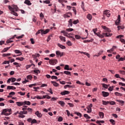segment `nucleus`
<instances>
[{"instance_id":"1","label":"nucleus","mask_w":125,"mask_h":125,"mask_svg":"<svg viewBox=\"0 0 125 125\" xmlns=\"http://www.w3.org/2000/svg\"><path fill=\"white\" fill-rule=\"evenodd\" d=\"M8 9L11 11V14L15 16H18V14L15 12L18 11V7L17 5H13L12 7L10 5L8 6Z\"/></svg>"},{"instance_id":"2","label":"nucleus","mask_w":125,"mask_h":125,"mask_svg":"<svg viewBox=\"0 0 125 125\" xmlns=\"http://www.w3.org/2000/svg\"><path fill=\"white\" fill-rule=\"evenodd\" d=\"M111 14L110 13V11L109 10H105L104 12L103 13V16L105 17V16H106L107 17H109L110 16Z\"/></svg>"},{"instance_id":"3","label":"nucleus","mask_w":125,"mask_h":125,"mask_svg":"<svg viewBox=\"0 0 125 125\" xmlns=\"http://www.w3.org/2000/svg\"><path fill=\"white\" fill-rule=\"evenodd\" d=\"M124 35H119V36H117L116 38L117 39H120V42H123L125 44V39H122V38H124Z\"/></svg>"},{"instance_id":"4","label":"nucleus","mask_w":125,"mask_h":125,"mask_svg":"<svg viewBox=\"0 0 125 125\" xmlns=\"http://www.w3.org/2000/svg\"><path fill=\"white\" fill-rule=\"evenodd\" d=\"M49 64L50 65H56L57 64V60L56 59H53V60H50L49 61Z\"/></svg>"},{"instance_id":"5","label":"nucleus","mask_w":125,"mask_h":125,"mask_svg":"<svg viewBox=\"0 0 125 125\" xmlns=\"http://www.w3.org/2000/svg\"><path fill=\"white\" fill-rule=\"evenodd\" d=\"M16 81V78H9L7 81V83H10V82H11L12 83H14V82H15Z\"/></svg>"},{"instance_id":"6","label":"nucleus","mask_w":125,"mask_h":125,"mask_svg":"<svg viewBox=\"0 0 125 125\" xmlns=\"http://www.w3.org/2000/svg\"><path fill=\"white\" fill-rule=\"evenodd\" d=\"M48 32H49V29H46L45 30L42 29V36L43 35H46Z\"/></svg>"},{"instance_id":"7","label":"nucleus","mask_w":125,"mask_h":125,"mask_svg":"<svg viewBox=\"0 0 125 125\" xmlns=\"http://www.w3.org/2000/svg\"><path fill=\"white\" fill-rule=\"evenodd\" d=\"M102 95L104 96V97H107V96H109L110 94L109 92H105V91H102Z\"/></svg>"},{"instance_id":"8","label":"nucleus","mask_w":125,"mask_h":125,"mask_svg":"<svg viewBox=\"0 0 125 125\" xmlns=\"http://www.w3.org/2000/svg\"><path fill=\"white\" fill-rule=\"evenodd\" d=\"M121 21V16L118 15V19L116 20V21L115 22L116 25H118L120 24V22Z\"/></svg>"},{"instance_id":"9","label":"nucleus","mask_w":125,"mask_h":125,"mask_svg":"<svg viewBox=\"0 0 125 125\" xmlns=\"http://www.w3.org/2000/svg\"><path fill=\"white\" fill-rule=\"evenodd\" d=\"M61 95H66V94H70V91L64 90L61 92Z\"/></svg>"},{"instance_id":"10","label":"nucleus","mask_w":125,"mask_h":125,"mask_svg":"<svg viewBox=\"0 0 125 125\" xmlns=\"http://www.w3.org/2000/svg\"><path fill=\"white\" fill-rule=\"evenodd\" d=\"M24 3L27 5H32V2L29 0H25Z\"/></svg>"},{"instance_id":"11","label":"nucleus","mask_w":125,"mask_h":125,"mask_svg":"<svg viewBox=\"0 0 125 125\" xmlns=\"http://www.w3.org/2000/svg\"><path fill=\"white\" fill-rule=\"evenodd\" d=\"M35 114L38 117V118H42V114L41 113H40L38 111H36Z\"/></svg>"},{"instance_id":"12","label":"nucleus","mask_w":125,"mask_h":125,"mask_svg":"<svg viewBox=\"0 0 125 125\" xmlns=\"http://www.w3.org/2000/svg\"><path fill=\"white\" fill-rule=\"evenodd\" d=\"M6 112H9V113H10V112H11V109H3V111H2V114H4V113H6Z\"/></svg>"},{"instance_id":"13","label":"nucleus","mask_w":125,"mask_h":125,"mask_svg":"<svg viewBox=\"0 0 125 125\" xmlns=\"http://www.w3.org/2000/svg\"><path fill=\"white\" fill-rule=\"evenodd\" d=\"M73 26V19H70L68 21V27H72Z\"/></svg>"},{"instance_id":"14","label":"nucleus","mask_w":125,"mask_h":125,"mask_svg":"<svg viewBox=\"0 0 125 125\" xmlns=\"http://www.w3.org/2000/svg\"><path fill=\"white\" fill-rule=\"evenodd\" d=\"M79 53H81V54H84V55H86V56H87V57H88V58H89L90 57V56L89 55V54L86 53V52H82V51H79Z\"/></svg>"},{"instance_id":"15","label":"nucleus","mask_w":125,"mask_h":125,"mask_svg":"<svg viewBox=\"0 0 125 125\" xmlns=\"http://www.w3.org/2000/svg\"><path fill=\"white\" fill-rule=\"evenodd\" d=\"M19 115L18 116L19 118H25V115L23 114V112H22V111H20L19 113Z\"/></svg>"},{"instance_id":"16","label":"nucleus","mask_w":125,"mask_h":125,"mask_svg":"<svg viewBox=\"0 0 125 125\" xmlns=\"http://www.w3.org/2000/svg\"><path fill=\"white\" fill-rule=\"evenodd\" d=\"M16 104L18 106H19V107L21 106H23V105H24V103L23 102H16Z\"/></svg>"},{"instance_id":"17","label":"nucleus","mask_w":125,"mask_h":125,"mask_svg":"<svg viewBox=\"0 0 125 125\" xmlns=\"http://www.w3.org/2000/svg\"><path fill=\"white\" fill-rule=\"evenodd\" d=\"M51 83H52V84L54 85V86H59V84L57 83H56V82L54 81H51Z\"/></svg>"},{"instance_id":"18","label":"nucleus","mask_w":125,"mask_h":125,"mask_svg":"<svg viewBox=\"0 0 125 125\" xmlns=\"http://www.w3.org/2000/svg\"><path fill=\"white\" fill-rule=\"evenodd\" d=\"M58 46L59 47H60V48H62V49H65L66 48V47L60 43H58Z\"/></svg>"},{"instance_id":"19","label":"nucleus","mask_w":125,"mask_h":125,"mask_svg":"<svg viewBox=\"0 0 125 125\" xmlns=\"http://www.w3.org/2000/svg\"><path fill=\"white\" fill-rule=\"evenodd\" d=\"M7 89H13V90H14V89H16V87L13 86H7Z\"/></svg>"},{"instance_id":"20","label":"nucleus","mask_w":125,"mask_h":125,"mask_svg":"<svg viewBox=\"0 0 125 125\" xmlns=\"http://www.w3.org/2000/svg\"><path fill=\"white\" fill-rule=\"evenodd\" d=\"M117 102H119V103H120V104H122V106H124L125 105V101L120 100H116Z\"/></svg>"},{"instance_id":"21","label":"nucleus","mask_w":125,"mask_h":125,"mask_svg":"<svg viewBox=\"0 0 125 125\" xmlns=\"http://www.w3.org/2000/svg\"><path fill=\"white\" fill-rule=\"evenodd\" d=\"M60 40H61L62 41V42H66V38L62 36H60L59 37Z\"/></svg>"},{"instance_id":"22","label":"nucleus","mask_w":125,"mask_h":125,"mask_svg":"<svg viewBox=\"0 0 125 125\" xmlns=\"http://www.w3.org/2000/svg\"><path fill=\"white\" fill-rule=\"evenodd\" d=\"M99 115L101 119H103V118H104V113L102 112H99Z\"/></svg>"},{"instance_id":"23","label":"nucleus","mask_w":125,"mask_h":125,"mask_svg":"<svg viewBox=\"0 0 125 125\" xmlns=\"http://www.w3.org/2000/svg\"><path fill=\"white\" fill-rule=\"evenodd\" d=\"M87 18L88 20L91 21V20H92V16L90 14H88L87 16Z\"/></svg>"},{"instance_id":"24","label":"nucleus","mask_w":125,"mask_h":125,"mask_svg":"<svg viewBox=\"0 0 125 125\" xmlns=\"http://www.w3.org/2000/svg\"><path fill=\"white\" fill-rule=\"evenodd\" d=\"M96 123L98 124V125H101V124H104L105 122L104 121L98 120L97 121Z\"/></svg>"},{"instance_id":"25","label":"nucleus","mask_w":125,"mask_h":125,"mask_svg":"<svg viewBox=\"0 0 125 125\" xmlns=\"http://www.w3.org/2000/svg\"><path fill=\"white\" fill-rule=\"evenodd\" d=\"M58 103L60 104V105H61L62 107H64L65 105V103L63 101H59Z\"/></svg>"},{"instance_id":"26","label":"nucleus","mask_w":125,"mask_h":125,"mask_svg":"<svg viewBox=\"0 0 125 125\" xmlns=\"http://www.w3.org/2000/svg\"><path fill=\"white\" fill-rule=\"evenodd\" d=\"M23 105H31V102H30L29 101H25V102H23Z\"/></svg>"},{"instance_id":"27","label":"nucleus","mask_w":125,"mask_h":125,"mask_svg":"<svg viewBox=\"0 0 125 125\" xmlns=\"http://www.w3.org/2000/svg\"><path fill=\"white\" fill-rule=\"evenodd\" d=\"M34 73L36 74V76H38V74H40L41 73V71H40V70H33Z\"/></svg>"},{"instance_id":"28","label":"nucleus","mask_w":125,"mask_h":125,"mask_svg":"<svg viewBox=\"0 0 125 125\" xmlns=\"http://www.w3.org/2000/svg\"><path fill=\"white\" fill-rule=\"evenodd\" d=\"M10 47H11V46L9 47L4 48V49L2 51V52H6V51H7V50H8L9 49H10Z\"/></svg>"},{"instance_id":"29","label":"nucleus","mask_w":125,"mask_h":125,"mask_svg":"<svg viewBox=\"0 0 125 125\" xmlns=\"http://www.w3.org/2000/svg\"><path fill=\"white\" fill-rule=\"evenodd\" d=\"M115 95L116 96H123V94H121L118 92H116L114 93Z\"/></svg>"},{"instance_id":"30","label":"nucleus","mask_w":125,"mask_h":125,"mask_svg":"<svg viewBox=\"0 0 125 125\" xmlns=\"http://www.w3.org/2000/svg\"><path fill=\"white\" fill-rule=\"evenodd\" d=\"M102 102H103V105H108V104H109V103L108 101L106 102L105 101H102Z\"/></svg>"},{"instance_id":"31","label":"nucleus","mask_w":125,"mask_h":125,"mask_svg":"<svg viewBox=\"0 0 125 125\" xmlns=\"http://www.w3.org/2000/svg\"><path fill=\"white\" fill-rule=\"evenodd\" d=\"M102 28H103V29H104V30H105V31H107V32H109V28H108L107 27H106L105 26H102Z\"/></svg>"},{"instance_id":"32","label":"nucleus","mask_w":125,"mask_h":125,"mask_svg":"<svg viewBox=\"0 0 125 125\" xmlns=\"http://www.w3.org/2000/svg\"><path fill=\"white\" fill-rule=\"evenodd\" d=\"M66 86H67V87H68V88H75V85H69V84H67Z\"/></svg>"},{"instance_id":"33","label":"nucleus","mask_w":125,"mask_h":125,"mask_svg":"<svg viewBox=\"0 0 125 125\" xmlns=\"http://www.w3.org/2000/svg\"><path fill=\"white\" fill-rule=\"evenodd\" d=\"M64 74H65V75H68L69 76H71V72L70 71H64Z\"/></svg>"},{"instance_id":"34","label":"nucleus","mask_w":125,"mask_h":125,"mask_svg":"<svg viewBox=\"0 0 125 125\" xmlns=\"http://www.w3.org/2000/svg\"><path fill=\"white\" fill-rule=\"evenodd\" d=\"M79 22V20H77L74 21H72L73 24H74V25H76V24H78Z\"/></svg>"},{"instance_id":"35","label":"nucleus","mask_w":125,"mask_h":125,"mask_svg":"<svg viewBox=\"0 0 125 125\" xmlns=\"http://www.w3.org/2000/svg\"><path fill=\"white\" fill-rule=\"evenodd\" d=\"M11 55V54L8 53V54H3L2 56L3 57H7V56H10Z\"/></svg>"},{"instance_id":"36","label":"nucleus","mask_w":125,"mask_h":125,"mask_svg":"<svg viewBox=\"0 0 125 125\" xmlns=\"http://www.w3.org/2000/svg\"><path fill=\"white\" fill-rule=\"evenodd\" d=\"M16 60H19L20 61H23L24 60V58L23 57H21V58H16Z\"/></svg>"},{"instance_id":"37","label":"nucleus","mask_w":125,"mask_h":125,"mask_svg":"<svg viewBox=\"0 0 125 125\" xmlns=\"http://www.w3.org/2000/svg\"><path fill=\"white\" fill-rule=\"evenodd\" d=\"M81 8L84 11V3L83 2V1L82 2Z\"/></svg>"},{"instance_id":"38","label":"nucleus","mask_w":125,"mask_h":125,"mask_svg":"<svg viewBox=\"0 0 125 125\" xmlns=\"http://www.w3.org/2000/svg\"><path fill=\"white\" fill-rule=\"evenodd\" d=\"M103 52V51L100 52L97 55H94V57H95V56H97V57L100 56V55H101V54H102Z\"/></svg>"},{"instance_id":"39","label":"nucleus","mask_w":125,"mask_h":125,"mask_svg":"<svg viewBox=\"0 0 125 125\" xmlns=\"http://www.w3.org/2000/svg\"><path fill=\"white\" fill-rule=\"evenodd\" d=\"M62 34H63V36H66V35H68V33L67 32H65L64 30H62L61 32Z\"/></svg>"},{"instance_id":"40","label":"nucleus","mask_w":125,"mask_h":125,"mask_svg":"<svg viewBox=\"0 0 125 125\" xmlns=\"http://www.w3.org/2000/svg\"><path fill=\"white\" fill-rule=\"evenodd\" d=\"M68 14H67V13L63 15L64 18H70V16L68 15Z\"/></svg>"},{"instance_id":"41","label":"nucleus","mask_w":125,"mask_h":125,"mask_svg":"<svg viewBox=\"0 0 125 125\" xmlns=\"http://www.w3.org/2000/svg\"><path fill=\"white\" fill-rule=\"evenodd\" d=\"M117 28H118V30H120V29H121V30H123V29H125V26L119 25L117 27Z\"/></svg>"},{"instance_id":"42","label":"nucleus","mask_w":125,"mask_h":125,"mask_svg":"<svg viewBox=\"0 0 125 125\" xmlns=\"http://www.w3.org/2000/svg\"><path fill=\"white\" fill-rule=\"evenodd\" d=\"M72 10L74 12L75 15H77V10H76V7H73Z\"/></svg>"},{"instance_id":"43","label":"nucleus","mask_w":125,"mask_h":125,"mask_svg":"<svg viewBox=\"0 0 125 125\" xmlns=\"http://www.w3.org/2000/svg\"><path fill=\"white\" fill-rule=\"evenodd\" d=\"M74 114H76L77 116H79L80 118H82V113L80 112H75Z\"/></svg>"},{"instance_id":"44","label":"nucleus","mask_w":125,"mask_h":125,"mask_svg":"<svg viewBox=\"0 0 125 125\" xmlns=\"http://www.w3.org/2000/svg\"><path fill=\"white\" fill-rule=\"evenodd\" d=\"M14 52L16 53L17 54H19L21 53V52L19 50H15Z\"/></svg>"},{"instance_id":"45","label":"nucleus","mask_w":125,"mask_h":125,"mask_svg":"<svg viewBox=\"0 0 125 125\" xmlns=\"http://www.w3.org/2000/svg\"><path fill=\"white\" fill-rule=\"evenodd\" d=\"M1 115H4L5 116H9V115H11V113H7L6 112H4V113L2 114V112H1Z\"/></svg>"},{"instance_id":"46","label":"nucleus","mask_w":125,"mask_h":125,"mask_svg":"<svg viewBox=\"0 0 125 125\" xmlns=\"http://www.w3.org/2000/svg\"><path fill=\"white\" fill-rule=\"evenodd\" d=\"M41 34L42 35V29H40L38 31L37 33H36V35L38 36V35Z\"/></svg>"},{"instance_id":"47","label":"nucleus","mask_w":125,"mask_h":125,"mask_svg":"<svg viewBox=\"0 0 125 125\" xmlns=\"http://www.w3.org/2000/svg\"><path fill=\"white\" fill-rule=\"evenodd\" d=\"M112 34L109 33H106V37H107L108 38L110 37H112Z\"/></svg>"},{"instance_id":"48","label":"nucleus","mask_w":125,"mask_h":125,"mask_svg":"<svg viewBox=\"0 0 125 125\" xmlns=\"http://www.w3.org/2000/svg\"><path fill=\"white\" fill-rule=\"evenodd\" d=\"M31 124L33 125V124H37V120L36 119H33L31 122Z\"/></svg>"},{"instance_id":"49","label":"nucleus","mask_w":125,"mask_h":125,"mask_svg":"<svg viewBox=\"0 0 125 125\" xmlns=\"http://www.w3.org/2000/svg\"><path fill=\"white\" fill-rule=\"evenodd\" d=\"M66 44H67V45H68V46H72V42H71L70 41H68L66 42Z\"/></svg>"},{"instance_id":"50","label":"nucleus","mask_w":125,"mask_h":125,"mask_svg":"<svg viewBox=\"0 0 125 125\" xmlns=\"http://www.w3.org/2000/svg\"><path fill=\"white\" fill-rule=\"evenodd\" d=\"M44 3H47V4H49L50 3V1L49 0H46L43 1Z\"/></svg>"},{"instance_id":"51","label":"nucleus","mask_w":125,"mask_h":125,"mask_svg":"<svg viewBox=\"0 0 125 125\" xmlns=\"http://www.w3.org/2000/svg\"><path fill=\"white\" fill-rule=\"evenodd\" d=\"M66 31L67 32H72V31H74V29L73 28H67L66 29Z\"/></svg>"},{"instance_id":"52","label":"nucleus","mask_w":125,"mask_h":125,"mask_svg":"<svg viewBox=\"0 0 125 125\" xmlns=\"http://www.w3.org/2000/svg\"><path fill=\"white\" fill-rule=\"evenodd\" d=\"M18 94H20V95H21V96H24V95H25V94H26V92H18Z\"/></svg>"},{"instance_id":"53","label":"nucleus","mask_w":125,"mask_h":125,"mask_svg":"<svg viewBox=\"0 0 125 125\" xmlns=\"http://www.w3.org/2000/svg\"><path fill=\"white\" fill-rule=\"evenodd\" d=\"M84 118H85L86 119H90V117L89 116H88V115L85 114H84Z\"/></svg>"},{"instance_id":"54","label":"nucleus","mask_w":125,"mask_h":125,"mask_svg":"<svg viewBox=\"0 0 125 125\" xmlns=\"http://www.w3.org/2000/svg\"><path fill=\"white\" fill-rule=\"evenodd\" d=\"M109 104H110V105H115L116 104V102H115L114 101L109 102Z\"/></svg>"},{"instance_id":"55","label":"nucleus","mask_w":125,"mask_h":125,"mask_svg":"<svg viewBox=\"0 0 125 125\" xmlns=\"http://www.w3.org/2000/svg\"><path fill=\"white\" fill-rule=\"evenodd\" d=\"M103 87L104 88H108V85L105 84V83H102Z\"/></svg>"},{"instance_id":"56","label":"nucleus","mask_w":125,"mask_h":125,"mask_svg":"<svg viewBox=\"0 0 125 125\" xmlns=\"http://www.w3.org/2000/svg\"><path fill=\"white\" fill-rule=\"evenodd\" d=\"M52 37V35H50L48 37L47 39V42H48L50 40H51V38Z\"/></svg>"},{"instance_id":"57","label":"nucleus","mask_w":125,"mask_h":125,"mask_svg":"<svg viewBox=\"0 0 125 125\" xmlns=\"http://www.w3.org/2000/svg\"><path fill=\"white\" fill-rule=\"evenodd\" d=\"M75 37L76 40H80V39H81V36L80 35H76Z\"/></svg>"},{"instance_id":"58","label":"nucleus","mask_w":125,"mask_h":125,"mask_svg":"<svg viewBox=\"0 0 125 125\" xmlns=\"http://www.w3.org/2000/svg\"><path fill=\"white\" fill-rule=\"evenodd\" d=\"M58 122H62L63 121V118L62 117L60 116L58 119Z\"/></svg>"},{"instance_id":"59","label":"nucleus","mask_w":125,"mask_h":125,"mask_svg":"<svg viewBox=\"0 0 125 125\" xmlns=\"http://www.w3.org/2000/svg\"><path fill=\"white\" fill-rule=\"evenodd\" d=\"M114 89V86H110L108 88V90H109V91H113Z\"/></svg>"},{"instance_id":"60","label":"nucleus","mask_w":125,"mask_h":125,"mask_svg":"<svg viewBox=\"0 0 125 125\" xmlns=\"http://www.w3.org/2000/svg\"><path fill=\"white\" fill-rule=\"evenodd\" d=\"M51 79H52V80H57V79H58V78L56 76H52L51 77Z\"/></svg>"},{"instance_id":"61","label":"nucleus","mask_w":125,"mask_h":125,"mask_svg":"<svg viewBox=\"0 0 125 125\" xmlns=\"http://www.w3.org/2000/svg\"><path fill=\"white\" fill-rule=\"evenodd\" d=\"M93 31L94 32V34H95V35H98V34L96 33V32H97V28L93 29Z\"/></svg>"},{"instance_id":"62","label":"nucleus","mask_w":125,"mask_h":125,"mask_svg":"<svg viewBox=\"0 0 125 125\" xmlns=\"http://www.w3.org/2000/svg\"><path fill=\"white\" fill-rule=\"evenodd\" d=\"M109 122H110V123H111V124H112V125H115V120H113V119H110V120H109Z\"/></svg>"},{"instance_id":"63","label":"nucleus","mask_w":125,"mask_h":125,"mask_svg":"<svg viewBox=\"0 0 125 125\" xmlns=\"http://www.w3.org/2000/svg\"><path fill=\"white\" fill-rule=\"evenodd\" d=\"M69 65H65V67H64V70H67L68 71V70H69Z\"/></svg>"},{"instance_id":"64","label":"nucleus","mask_w":125,"mask_h":125,"mask_svg":"<svg viewBox=\"0 0 125 125\" xmlns=\"http://www.w3.org/2000/svg\"><path fill=\"white\" fill-rule=\"evenodd\" d=\"M87 113H91V108H89V107H87Z\"/></svg>"}]
</instances>
